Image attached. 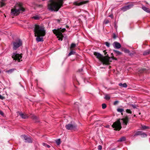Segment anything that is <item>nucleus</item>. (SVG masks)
<instances>
[{"mask_svg":"<svg viewBox=\"0 0 150 150\" xmlns=\"http://www.w3.org/2000/svg\"><path fill=\"white\" fill-rule=\"evenodd\" d=\"M88 2V1H82L80 2H75L74 4L76 6H81L82 5L86 4Z\"/></svg>","mask_w":150,"mask_h":150,"instance_id":"12","label":"nucleus"},{"mask_svg":"<svg viewBox=\"0 0 150 150\" xmlns=\"http://www.w3.org/2000/svg\"><path fill=\"white\" fill-rule=\"evenodd\" d=\"M106 107V105L105 104L103 103L102 104V108L103 109H105Z\"/></svg>","mask_w":150,"mask_h":150,"instance_id":"34","label":"nucleus"},{"mask_svg":"<svg viewBox=\"0 0 150 150\" xmlns=\"http://www.w3.org/2000/svg\"><path fill=\"white\" fill-rule=\"evenodd\" d=\"M103 52L104 53V54L106 55L107 53V52H106L105 50H104L103 51Z\"/></svg>","mask_w":150,"mask_h":150,"instance_id":"48","label":"nucleus"},{"mask_svg":"<svg viewBox=\"0 0 150 150\" xmlns=\"http://www.w3.org/2000/svg\"><path fill=\"white\" fill-rule=\"evenodd\" d=\"M61 20H62V19H57V20H56V21H57L58 23H59L60 22V21H61Z\"/></svg>","mask_w":150,"mask_h":150,"instance_id":"45","label":"nucleus"},{"mask_svg":"<svg viewBox=\"0 0 150 150\" xmlns=\"http://www.w3.org/2000/svg\"><path fill=\"white\" fill-rule=\"evenodd\" d=\"M150 53V49L144 51L143 53L144 55H146Z\"/></svg>","mask_w":150,"mask_h":150,"instance_id":"17","label":"nucleus"},{"mask_svg":"<svg viewBox=\"0 0 150 150\" xmlns=\"http://www.w3.org/2000/svg\"><path fill=\"white\" fill-rule=\"evenodd\" d=\"M63 0H50L48 2V9L52 11H57L63 4Z\"/></svg>","mask_w":150,"mask_h":150,"instance_id":"2","label":"nucleus"},{"mask_svg":"<svg viewBox=\"0 0 150 150\" xmlns=\"http://www.w3.org/2000/svg\"><path fill=\"white\" fill-rule=\"evenodd\" d=\"M5 5V3H4L3 2H1V7H2L4 6Z\"/></svg>","mask_w":150,"mask_h":150,"instance_id":"40","label":"nucleus"},{"mask_svg":"<svg viewBox=\"0 0 150 150\" xmlns=\"http://www.w3.org/2000/svg\"><path fill=\"white\" fill-rule=\"evenodd\" d=\"M148 127L144 125H142V129H146L148 128Z\"/></svg>","mask_w":150,"mask_h":150,"instance_id":"25","label":"nucleus"},{"mask_svg":"<svg viewBox=\"0 0 150 150\" xmlns=\"http://www.w3.org/2000/svg\"><path fill=\"white\" fill-rule=\"evenodd\" d=\"M109 22V21L108 20H105L104 22V23H105V24H108V23Z\"/></svg>","mask_w":150,"mask_h":150,"instance_id":"36","label":"nucleus"},{"mask_svg":"<svg viewBox=\"0 0 150 150\" xmlns=\"http://www.w3.org/2000/svg\"><path fill=\"white\" fill-rule=\"evenodd\" d=\"M40 18L38 15H36L35 16L32 17V18L34 19L35 20H39Z\"/></svg>","mask_w":150,"mask_h":150,"instance_id":"23","label":"nucleus"},{"mask_svg":"<svg viewBox=\"0 0 150 150\" xmlns=\"http://www.w3.org/2000/svg\"><path fill=\"white\" fill-rule=\"evenodd\" d=\"M124 51L125 53H129V50L126 49H124Z\"/></svg>","mask_w":150,"mask_h":150,"instance_id":"30","label":"nucleus"},{"mask_svg":"<svg viewBox=\"0 0 150 150\" xmlns=\"http://www.w3.org/2000/svg\"><path fill=\"white\" fill-rule=\"evenodd\" d=\"M113 45L114 48L118 49L121 47V44L115 41L113 44Z\"/></svg>","mask_w":150,"mask_h":150,"instance_id":"13","label":"nucleus"},{"mask_svg":"<svg viewBox=\"0 0 150 150\" xmlns=\"http://www.w3.org/2000/svg\"><path fill=\"white\" fill-rule=\"evenodd\" d=\"M66 29L64 28L63 29H62L60 31L62 33H63L64 32L66 31Z\"/></svg>","mask_w":150,"mask_h":150,"instance_id":"38","label":"nucleus"},{"mask_svg":"<svg viewBox=\"0 0 150 150\" xmlns=\"http://www.w3.org/2000/svg\"><path fill=\"white\" fill-rule=\"evenodd\" d=\"M104 98L107 100H109L110 99V96L108 95H106L105 96V97Z\"/></svg>","mask_w":150,"mask_h":150,"instance_id":"27","label":"nucleus"},{"mask_svg":"<svg viewBox=\"0 0 150 150\" xmlns=\"http://www.w3.org/2000/svg\"><path fill=\"white\" fill-rule=\"evenodd\" d=\"M93 54L96 58L102 61L103 64L106 65L108 64L109 62H111V61H110V58L108 56V54L107 55L106 57H103V55L100 53L96 52H94Z\"/></svg>","mask_w":150,"mask_h":150,"instance_id":"5","label":"nucleus"},{"mask_svg":"<svg viewBox=\"0 0 150 150\" xmlns=\"http://www.w3.org/2000/svg\"><path fill=\"white\" fill-rule=\"evenodd\" d=\"M76 46V44L74 43H72L71 44L70 48H72L75 47Z\"/></svg>","mask_w":150,"mask_h":150,"instance_id":"31","label":"nucleus"},{"mask_svg":"<svg viewBox=\"0 0 150 150\" xmlns=\"http://www.w3.org/2000/svg\"><path fill=\"white\" fill-rule=\"evenodd\" d=\"M117 36L116 35L115 33H114L113 35V39H115L116 38H117Z\"/></svg>","mask_w":150,"mask_h":150,"instance_id":"42","label":"nucleus"},{"mask_svg":"<svg viewBox=\"0 0 150 150\" xmlns=\"http://www.w3.org/2000/svg\"><path fill=\"white\" fill-rule=\"evenodd\" d=\"M118 103V101H115L114 103V105H117Z\"/></svg>","mask_w":150,"mask_h":150,"instance_id":"43","label":"nucleus"},{"mask_svg":"<svg viewBox=\"0 0 150 150\" xmlns=\"http://www.w3.org/2000/svg\"><path fill=\"white\" fill-rule=\"evenodd\" d=\"M109 17L111 18H113V16L111 14L109 16Z\"/></svg>","mask_w":150,"mask_h":150,"instance_id":"47","label":"nucleus"},{"mask_svg":"<svg viewBox=\"0 0 150 150\" xmlns=\"http://www.w3.org/2000/svg\"><path fill=\"white\" fill-rule=\"evenodd\" d=\"M5 98V97L0 95V99L1 100H3Z\"/></svg>","mask_w":150,"mask_h":150,"instance_id":"41","label":"nucleus"},{"mask_svg":"<svg viewBox=\"0 0 150 150\" xmlns=\"http://www.w3.org/2000/svg\"><path fill=\"white\" fill-rule=\"evenodd\" d=\"M82 70H83V69H80L79 70V71L80 72L82 71Z\"/></svg>","mask_w":150,"mask_h":150,"instance_id":"50","label":"nucleus"},{"mask_svg":"<svg viewBox=\"0 0 150 150\" xmlns=\"http://www.w3.org/2000/svg\"><path fill=\"white\" fill-rule=\"evenodd\" d=\"M77 103H75V104H74V106H75V107H76L75 106V105H77Z\"/></svg>","mask_w":150,"mask_h":150,"instance_id":"51","label":"nucleus"},{"mask_svg":"<svg viewBox=\"0 0 150 150\" xmlns=\"http://www.w3.org/2000/svg\"><path fill=\"white\" fill-rule=\"evenodd\" d=\"M25 10V9L22 4L21 3H18L16 4L15 8L11 9V14L13 16L18 15L20 11L23 12Z\"/></svg>","mask_w":150,"mask_h":150,"instance_id":"4","label":"nucleus"},{"mask_svg":"<svg viewBox=\"0 0 150 150\" xmlns=\"http://www.w3.org/2000/svg\"><path fill=\"white\" fill-rule=\"evenodd\" d=\"M42 145L43 146H45L48 148H49L50 147V146L49 145H47L45 143H42Z\"/></svg>","mask_w":150,"mask_h":150,"instance_id":"29","label":"nucleus"},{"mask_svg":"<svg viewBox=\"0 0 150 150\" xmlns=\"http://www.w3.org/2000/svg\"><path fill=\"white\" fill-rule=\"evenodd\" d=\"M65 127L67 129L71 130L75 129L76 125L75 124H68L66 125Z\"/></svg>","mask_w":150,"mask_h":150,"instance_id":"9","label":"nucleus"},{"mask_svg":"<svg viewBox=\"0 0 150 150\" xmlns=\"http://www.w3.org/2000/svg\"><path fill=\"white\" fill-rule=\"evenodd\" d=\"M54 33L57 36V38H59L61 40H62V38L63 36L62 33V32L59 31V30L54 29L53 30Z\"/></svg>","mask_w":150,"mask_h":150,"instance_id":"8","label":"nucleus"},{"mask_svg":"<svg viewBox=\"0 0 150 150\" xmlns=\"http://www.w3.org/2000/svg\"><path fill=\"white\" fill-rule=\"evenodd\" d=\"M133 6V5L132 4L128 5L127 6H125L121 8V10H122L123 11H125L127 10H128Z\"/></svg>","mask_w":150,"mask_h":150,"instance_id":"14","label":"nucleus"},{"mask_svg":"<svg viewBox=\"0 0 150 150\" xmlns=\"http://www.w3.org/2000/svg\"><path fill=\"white\" fill-rule=\"evenodd\" d=\"M132 107L134 108H136V106L135 105H132Z\"/></svg>","mask_w":150,"mask_h":150,"instance_id":"46","label":"nucleus"},{"mask_svg":"<svg viewBox=\"0 0 150 150\" xmlns=\"http://www.w3.org/2000/svg\"><path fill=\"white\" fill-rule=\"evenodd\" d=\"M12 57L14 60H17L19 62H20V60L22 58V56L21 54H18L16 52L13 53Z\"/></svg>","mask_w":150,"mask_h":150,"instance_id":"7","label":"nucleus"},{"mask_svg":"<svg viewBox=\"0 0 150 150\" xmlns=\"http://www.w3.org/2000/svg\"><path fill=\"white\" fill-rule=\"evenodd\" d=\"M110 126L109 125H107L105 126V127L106 128H109Z\"/></svg>","mask_w":150,"mask_h":150,"instance_id":"49","label":"nucleus"},{"mask_svg":"<svg viewBox=\"0 0 150 150\" xmlns=\"http://www.w3.org/2000/svg\"><path fill=\"white\" fill-rule=\"evenodd\" d=\"M102 146L101 145H99L98 146V150H101L102 149Z\"/></svg>","mask_w":150,"mask_h":150,"instance_id":"39","label":"nucleus"},{"mask_svg":"<svg viewBox=\"0 0 150 150\" xmlns=\"http://www.w3.org/2000/svg\"><path fill=\"white\" fill-rule=\"evenodd\" d=\"M21 136L25 140V142L29 143L32 142V140L30 137H28L25 135H22Z\"/></svg>","mask_w":150,"mask_h":150,"instance_id":"10","label":"nucleus"},{"mask_svg":"<svg viewBox=\"0 0 150 150\" xmlns=\"http://www.w3.org/2000/svg\"><path fill=\"white\" fill-rule=\"evenodd\" d=\"M138 135H140L143 137H145L147 136V135L145 133H143L142 131H137L136 132L134 135V137H135Z\"/></svg>","mask_w":150,"mask_h":150,"instance_id":"11","label":"nucleus"},{"mask_svg":"<svg viewBox=\"0 0 150 150\" xmlns=\"http://www.w3.org/2000/svg\"><path fill=\"white\" fill-rule=\"evenodd\" d=\"M142 9L146 12L150 13V9L145 6H143L142 7Z\"/></svg>","mask_w":150,"mask_h":150,"instance_id":"16","label":"nucleus"},{"mask_svg":"<svg viewBox=\"0 0 150 150\" xmlns=\"http://www.w3.org/2000/svg\"><path fill=\"white\" fill-rule=\"evenodd\" d=\"M56 143L57 145H59L61 143L60 139H58V140H57L56 141Z\"/></svg>","mask_w":150,"mask_h":150,"instance_id":"28","label":"nucleus"},{"mask_svg":"<svg viewBox=\"0 0 150 150\" xmlns=\"http://www.w3.org/2000/svg\"><path fill=\"white\" fill-rule=\"evenodd\" d=\"M19 115L23 119H26L28 117V115L24 114L21 112H19Z\"/></svg>","mask_w":150,"mask_h":150,"instance_id":"15","label":"nucleus"},{"mask_svg":"<svg viewBox=\"0 0 150 150\" xmlns=\"http://www.w3.org/2000/svg\"><path fill=\"white\" fill-rule=\"evenodd\" d=\"M113 52H114V53L116 54V55H121L122 54V53L118 51L115 50H113Z\"/></svg>","mask_w":150,"mask_h":150,"instance_id":"18","label":"nucleus"},{"mask_svg":"<svg viewBox=\"0 0 150 150\" xmlns=\"http://www.w3.org/2000/svg\"><path fill=\"white\" fill-rule=\"evenodd\" d=\"M118 85L122 87L126 88L127 86V85L126 83H124L123 84L120 83H119Z\"/></svg>","mask_w":150,"mask_h":150,"instance_id":"19","label":"nucleus"},{"mask_svg":"<svg viewBox=\"0 0 150 150\" xmlns=\"http://www.w3.org/2000/svg\"><path fill=\"white\" fill-rule=\"evenodd\" d=\"M117 110L118 112H122L124 111V110L122 108H118Z\"/></svg>","mask_w":150,"mask_h":150,"instance_id":"26","label":"nucleus"},{"mask_svg":"<svg viewBox=\"0 0 150 150\" xmlns=\"http://www.w3.org/2000/svg\"><path fill=\"white\" fill-rule=\"evenodd\" d=\"M33 119L35 121V122H39L38 120V119L37 117L35 116H33L32 117Z\"/></svg>","mask_w":150,"mask_h":150,"instance_id":"22","label":"nucleus"},{"mask_svg":"<svg viewBox=\"0 0 150 150\" xmlns=\"http://www.w3.org/2000/svg\"><path fill=\"white\" fill-rule=\"evenodd\" d=\"M134 52H129V53H128L129 55L130 56H132L134 54Z\"/></svg>","mask_w":150,"mask_h":150,"instance_id":"37","label":"nucleus"},{"mask_svg":"<svg viewBox=\"0 0 150 150\" xmlns=\"http://www.w3.org/2000/svg\"><path fill=\"white\" fill-rule=\"evenodd\" d=\"M105 44L108 47H109L110 46V43L108 42H105Z\"/></svg>","mask_w":150,"mask_h":150,"instance_id":"32","label":"nucleus"},{"mask_svg":"<svg viewBox=\"0 0 150 150\" xmlns=\"http://www.w3.org/2000/svg\"><path fill=\"white\" fill-rule=\"evenodd\" d=\"M0 114L2 116H3L4 115L3 112L1 110H0Z\"/></svg>","mask_w":150,"mask_h":150,"instance_id":"44","label":"nucleus"},{"mask_svg":"<svg viewBox=\"0 0 150 150\" xmlns=\"http://www.w3.org/2000/svg\"><path fill=\"white\" fill-rule=\"evenodd\" d=\"M15 69H10L8 70H7L6 71V72L7 73H8L9 74H11L15 70Z\"/></svg>","mask_w":150,"mask_h":150,"instance_id":"20","label":"nucleus"},{"mask_svg":"<svg viewBox=\"0 0 150 150\" xmlns=\"http://www.w3.org/2000/svg\"><path fill=\"white\" fill-rule=\"evenodd\" d=\"M126 140V138L124 137L120 138L118 140V142H122L125 141Z\"/></svg>","mask_w":150,"mask_h":150,"instance_id":"21","label":"nucleus"},{"mask_svg":"<svg viewBox=\"0 0 150 150\" xmlns=\"http://www.w3.org/2000/svg\"><path fill=\"white\" fill-rule=\"evenodd\" d=\"M129 120L128 117L126 116L122 119L118 120L117 121L113 123L112 126L113 128H114V129L115 130L119 131L122 128L121 123L123 125V127L125 128L127 125Z\"/></svg>","mask_w":150,"mask_h":150,"instance_id":"3","label":"nucleus"},{"mask_svg":"<svg viewBox=\"0 0 150 150\" xmlns=\"http://www.w3.org/2000/svg\"><path fill=\"white\" fill-rule=\"evenodd\" d=\"M35 36L36 37V40L38 42L43 41L42 37L46 34L44 28L38 25H35L34 29Z\"/></svg>","mask_w":150,"mask_h":150,"instance_id":"1","label":"nucleus"},{"mask_svg":"<svg viewBox=\"0 0 150 150\" xmlns=\"http://www.w3.org/2000/svg\"><path fill=\"white\" fill-rule=\"evenodd\" d=\"M111 54L112 56L111 57L112 58V59L115 60H117V59L114 56H113V54L112 53Z\"/></svg>","mask_w":150,"mask_h":150,"instance_id":"33","label":"nucleus"},{"mask_svg":"<svg viewBox=\"0 0 150 150\" xmlns=\"http://www.w3.org/2000/svg\"><path fill=\"white\" fill-rule=\"evenodd\" d=\"M22 40L19 38H18L13 41L12 44L13 50H15L18 49L20 47L22 46Z\"/></svg>","mask_w":150,"mask_h":150,"instance_id":"6","label":"nucleus"},{"mask_svg":"<svg viewBox=\"0 0 150 150\" xmlns=\"http://www.w3.org/2000/svg\"><path fill=\"white\" fill-rule=\"evenodd\" d=\"M126 112H127L129 113H131L132 112L130 109H127L126 110Z\"/></svg>","mask_w":150,"mask_h":150,"instance_id":"35","label":"nucleus"},{"mask_svg":"<svg viewBox=\"0 0 150 150\" xmlns=\"http://www.w3.org/2000/svg\"><path fill=\"white\" fill-rule=\"evenodd\" d=\"M75 53V52L72 50H71L69 53L68 54V56H69L72 54H74Z\"/></svg>","mask_w":150,"mask_h":150,"instance_id":"24","label":"nucleus"}]
</instances>
